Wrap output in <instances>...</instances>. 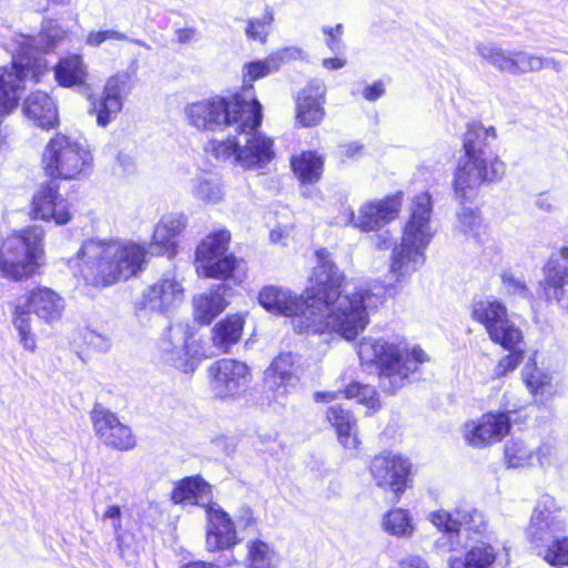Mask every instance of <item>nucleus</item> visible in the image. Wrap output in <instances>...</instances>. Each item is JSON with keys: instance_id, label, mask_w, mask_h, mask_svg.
Instances as JSON below:
<instances>
[{"instance_id": "nucleus-43", "label": "nucleus", "mask_w": 568, "mask_h": 568, "mask_svg": "<svg viewBox=\"0 0 568 568\" xmlns=\"http://www.w3.org/2000/svg\"><path fill=\"white\" fill-rule=\"evenodd\" d=\"M535 460L545 470L559 469L566 464L567 457L555 438H546L535 449Z\"/></svg>"}, {"instance_id": "nucleus-48", "label": "nucleus", "mask_w": 568, "mask_h": 568, "mask_svg": "<svg viewBox=\"0 0 568 568\" xmlns=\"http://www.w3.org/2000/svg\"><path fill=\"white\" fill-rule=\"evenodd\" d=\"M544 560L548 564L556 565H568V537L557 535L556 538L541 549Z\"/></svg>"}, {"instance_id": "nucleus-38", "label": "nucleus", "mask_w": 568, "mask_h": 568, "mask_svg": "<svg viewBox=\"0 0 568 568\" xmlns=\"http://www.w3.org/2000/svg\"><path fill=\"white\" fill-rule=\"evenodd\" d=\"M487 335L494 344L501 346L504 349L523 348L524 333L510 315L490 329Z\"/></svg>"}, {"instance_id": "nucleus-11", "label": "nucleus", "mask_w": 568, "mask_h": 568, "mask_svg": "<svg viewBox=\"0 0 568 568\" xmlns=\"http://www.w3.org/2000/svg\"><path fill=\"white\" fill-rule=\"evenodd\" d=\"M245 144L234 139L211 140L205 146L207 154L217 161H232L243 169L263 168L274 158L273 141L255 129L252 133H242Z\"/></svg>"}, {"instance_id": "nucleus-51", "label": "nucleus", "mask_w": 568, "mask_h": 568, "mask_svg": "<svg viewBox=\"0 0 568 568\" xmlns=\"http://www.w3.org/2000/svg\"><path fill=\"white\" fill-rule=\"evenodd\" d=\"M343 394L346 398H356L358 403L366 405L368 408H373L377 403L376 390L369 385L353 383L345 388Z\"/></svg>"}, {"instance_id": "nucleus-28", "label": "nucleus", "mask_w": 568, "mask_h": 568, "mask_svg": "<svg viewBox=\"0 0 568 568\" xmlns=\"http://www.w3.org/2000/svg\"><path fill=\"white\" fill-rule=\"evenodd\" d=\"M521 378L535 403L544 405L556 395L555 374L529 359L521 369Z\"/></svg>"}, {"instance_id": "nucleus-47", "label": "nucleus", "mask_w": 568, "mask_h": 568, "mask_svg": "<svg viewBox=\"0 0 568 568\" xmlns=\"http://www.w3.org/2000/svg\"><path fill=\"white\" fill-rule=\"evenodd\" d=\"M383 528L395 537H410L414 532L412 518L408 511L402 508L393 509L384 516Z\"/></svg>"}, {"instance_id": "nucleus-41", "label": "nucleus", "mask_w": 568, "mask_h": 568, "mask_svg": "<svg viewBox=\"0 0 568 568\" xmlns=\"http://www.w3.org/2000/svg\"><path fill=\"white\" fill-rule=\"evenodd\" d=\"M230 241L231 233L226 229L209 234L196 248V263L224 255Z\"/></svg>"}, {"instance_id": "nucleus-22", "label": "nucleus", "mask_w": 568, "mask_h": 568, "mask_svg": "<svg viewBox=\"0 0 568 568\" xmlns=\"http://www.w3.org/2000/svg\"><path fill=\"white\" fill-rule=\"evenodd\" d=\"M402 202V193L379 201L367 202L361 206L357 214L351 213V222L364 232L378 231L397 217Z\"/></svg>"}, {"instance_id": "nucleus-16", "label": "nucleus", "mask_w": 568, "mask_h": 568, "mask_svg": "<svg viewBox=\"0 0 568 568\" xmlns=\"http://www.w3.org/2000/svg\"><path fill=\"white\" fill-rule=\"evenodd\" d=\"M131 91L130 74L119 72L106 80L102 95L91 100L90 114H94L101 128L110 124L121 112Z\"/></svg>"}, {"instance_id": "nucleus-42", "label": "nucleus", "mask_w": 568, "mask_h": 568, "mask_svg": "<svg viewBox=\"0 0 568 568\" xmlns=\"http://www.w3.org/2000/svg\"><path fill=\"white\" fill-rule=\"evenodd\" d=\"M292 168L302 182L313 183L318 181L322 175L323 159L315 152H304L292 159Z\"/></svg>"}, {"instance_id": "nucleus-33", "label": "nucleus", "mask_w": 568, "mask_h": 568, "mask_svg": "<svg viewBox=\"0 0 568 568\" xmlns=\"http://www.w3.org/2000/svg\"><path fill=\"white\" fill-rule=\"evenodd\" d=\"M328 422L335 427L339 443L347 449H356L359 445L357 425L349 410L341 405L329 407Z\"/></svg>"}, {"instance_id": "nucleus-37", "label": "nucleus", "mask_w": 568, "mask_h": 568, "mask_svg": "<svg viewBox=\"0 0 568 568\" xmlns=\"http://www.w3.org/2000/svg\"><path fill=\"white\" fill-rule=\"evenodd\" d=\"M191 194L200 202L214 205L223 201L224 187L221 180L209 174H201L190 181Z\"/></svg>"}, {"instance_id": "nucleus-24", "label": "nucleus", "mask_w": 568, "mask_h": 568, "mask_svg": "<svg viewBox=\"0 0 568 568\" xmlns=\"http://www.w3.org/2000/svg\"><path fill=\"white\" fill-rule=\"evenodd\" d=\"M475 49L483 61L501 73L510 75L528 73L529 52L506 50L495 42H479Z\"/></svg>"}, {"instance_id": "nucleus-20", "label": "nucleus", "mask_w": 568, "mask_h": 568, "mask_svg": "<svg viewBox=\"0 0 568 568\" xmlns=\"http://www.w3.org/2000/svg\"><path fill=\"white\" fill-rule=\"evenodd\" d=\"M90 417L95 435L105 446L119 450H130L135 446V437L130 427L101 404L94 405Z\"/></svg>"}, {"instance_id": "nucleus-12", "label": "nucleus", "mask_w": 568, "mask_h": 568, "mask_svg": "<svg viewBox=\"0 0 568 568\" xmlns=\"http://www.w3.org/2000/svg\"><path fill=\"white\" fill-rule=\"evenodd\" d=\"M566 520L556 499L552 496L544 495L534 506L525 534L531 547L537 554H541V549L549 545L552 538L566 532Z\"/></svg>"}, {"instance_id": "nucleus-63", "label": "nucleus", "mask_w": 568, "mask_h": 568, "mask_svg": "<svg viewBox=\"0 0 568 568\" xmlns=\"http://www.w3.org/2000/svg\"><path fill=\"white\" fill-rule=\"evenodd\" d=\"M347 63V60L345 58H339V57H336V58H328V59H324L323 60V67L327 70H339L342 68H344Z\"/></svg>"}, {"instance_id": "nucleus-27", "label": "nucleus", "mask_w": 568, "mask_h": 568, "mask_svg": "<svg viewBox=\"0 0 568 568\" xmlns=\"http://www.w3.org/2000/svg\"><path fill=\"white\" fill-rule=\"evenodd\" d=\"M326 88L321 81H311L301 90L296 100L295 119L304 128L320 124L324 116Z\"/></svg>"}, {"instance_id": "nucleus-8", "label": "nucleus", "mask_w": 568, "mask_h": 568, "mask_svg": "<svg viewBox=\"0 0 568 568\" xmlns=\"http://www.w3.org/2000/svg\"><path fill=\"white\" fill-rule=\"evenodd\" d=\"M63 311V297L47 286L36 287L21 296L16 306L13 325L23 348L29 352H34L37 348L31 328V313L45 323H53L61 318Z\"/></svg>"}, {"instance_id": "nucleus-56", "label": "nucleus", "mask_w": 568, "mask_h": 568, "mask_svg": "<svg viewBox=\"0 0 568 568\" xmlns=\"http://www.w3.org/2000/svg\"><path fill=\"white\" fill-rule=\"evenodd\" d=\"M535 206L545 213H552L558 209L557 201L549 194H540L535 200Z\"/></svg>"}, {"instance_id": "nucleus-7", "label": "nucleus", "mask_w": 568, "mask_h": 568, "mask_svg": "<svg viewBox=\"0 0 568 568\" xmlns=\"http://www.w3.org/2000/svg\"><path fill=\"white\" fill-rule=\"evenodd\" d=\"M44 231L30 226L8 236L0 248V271L4 277L20 281L31 277L43 264Z\"/></svg>"}, {"instance_id": "nucleus-23", "label": "nucleus", "mask_w": 568, "mask_h": 568, "mask_svg": "<svg viewBox=\"0 0 568 568\" xmlns=\"http://www.w3.org/2000/svg\"><path fill=\"white\" fill-rule=\"evenodd\" d=\"M160 359L183 373H192L197 366L186 351V331L181 325L170 326L158 344Z\"/></svg>"}, {"instance_id": "nucleus-61", "label": "nucleus", "mask_w": 568, "mask_h": 568, "mask_svg": "<svg viewBox=\"0 0 568 568\" xmlns=\"http://www.w3.org/2000/svg\"><path fill=\"white\" fill-rule=\"evenodd\" d=\"M373 243L378 250H387L392 245V235L389 231L376 233L373 237Z\"/></svg>"}, {"instance_id": "nucleus-2", "label": "nucleus", "mask_w": 568, "mask_h": 568, "mask_svg": "<svg viewBox=\"0 0 568 568\" xmlns=\"http://www.w3.org/2000/svg\"><path fill=\"white\" fill-rule=\"evenodd\" d=\"M146 250L133 241L87 240L68 266L93 287H108L142 271Z\"/></svg>"}, {"instance_id": "nucleus-53", "label": "nucleus", "mask_w": 568, "mask_h": 568, "mask_svg": "<svg viewBox=\"0 0 568 568\" xmlns=\"http://www.w3.org/2000/svg\"><path fill=\"white\" fill-rule=\"evenodd\" d=\"M545 69H551L552 71L559 73L562 70V65L559 61L555 60L554 58L541 57L530 53L528 73L539 72Z\"/></svg>"}, {"instance_id": "nucleus-60", "label": "nucleus", "mask_w": 568, "mask_h": 568, "mask_svg": "<svg viewBox=\"0 0 568 568\" xmlns=\"http://www.w3.org/2000/svg\"><path fill=\"white\" fill-rule=\"evenodd\" d=\"M385 92L384 85L381 81L374 82L367 85L363 92L364 98L367 101H375L381 98Z\"/></svg>"}, {"instance_id": "nucleus-35", "label": "nucleus", "mask_w": 568, "mask_h": 568, "mask_svg": "<svg viewBox=\"0 0 568 568\" xmlns=\"http://www.w3.org/2000/svg\"><path fill=\"white\" fill-rule=\"evenodd\" d=\"M88 75L87 65L79 54L61 59L54 67V78L61 87L82 85Z\"/></svg>"}, {"instance_id": "nucleus-36", "label": "nucleus", "mask_w": 568, "mask_h": 568, "mask_svg": "<svg viewBox=\"0 0 568 568\" xmlns=\"http://www.w3.org/2000/svg\"><path fill=\"white\" fill-rule=\"evenodd\" d=\"M244 320L241 315L234 314L219 322L212 331V342L222 352L226 353L236 344L243 332Z\"/></svg>"}, {"instance_id": "nucleus-18", "label": "nucleus", "mask_w": 568, "mask_h": 568, "mask_svg": "<svg viewBox=\"0 0 568 568\" xmlns=\"http://www.w3.org/2000/svg\"><path fill=\"white\" fill-rule=\"evenodd\" d=\"M409 469L408 459L392 452L376 455L369 464V471L376 485L394 491L397 497L407 487Z\"/></svg>"}, {"instance_id": "nucleus-30", "label": "nucleus", "mask_w": 568, "mask_h": 568, "mask_svg": "<svg viewBox=\"0 0 568 568\" xmlns=\"http://www.w3.org/2000/svg\"><path fill=\"white\" fill-rule=\"evenodd\" d=\"M226 285L219 284L193 297L194 318L200 324H210L227 306Z\"/></svg>"}, {"instance_id": "nucleus-49", "label": "nucleus", "mask_w": 568, "mask_h": 568, "mask_svg": "<svg viewBox=\"0 0 568 568\" xmlns=\"http://www.w3.org/2000/svg\"><path fill=\"white\" fill-rule=\"evenodd\" d=\"M508 354L499 358L493 369V378L501 379L515 372L521 364L525 357V351L523 348L507 349Z\"/></svg>"}, {"instance_id": "nucleus-64", "label": "nucleus", "mask_w": 568, "mask_h": 568, "mask_svg": "<svg viewBox=\"0 0 568 568\" xmlns=\"http://www.w3.org/2000/svg\"><path fill=\"white\" fill-rule=\"evenodd\" d=\"M103 42H105V39L102 30L89 32L85 39V43L94 48L100 47Z\"/></svg>"}, {"instance_id": "nucleus-6", "label": "nucleus", "mask_w": 568, "mask_h": 568, "mask_svg": "<svg viewBox=\"0 0 568 568\" xmlns=\"http://www.w3.org/2000/svg\"><path fill=\"white\" fill-rule=\"evenodd\" d=\"M358 357L364 364H376L379 368L381 386L387 392H395L413 373L417 364L428 361L420 347L409 349L403 338L394 341L365 337L358 344Z\"/></svg>"}, {"instance_id": "nucleus-44", "label": "nucleus", "mask_w": 568, "mask_h": 568, "mask_svg": "<svg viewBox=\"0 0 568 568\" xmlns=\"http://www.w3.org/2000/svg\"><path fill=\"white\" fill-rule=\"evenodd\" d=\"M505 462L508 467L524 468L535 464V449L520 438H511L504 446Z\"/></svg>"}, {"instance_id": "nucleus-17", "label": "nucleus", "mask_w": 568, "mask_h": 568, "mask_svg": "<svg viewBox=\"0 0 568 568\" xmlns=\"http://www.w3.org/2000/svg\"><path fill=\"white\" fill-rule=\"evenodd\" d=\"M30 216L33 220L65 225L73 217L72 203L52 183L41 184L31 200Z\"/></svg>"}, {"instance_id": "nucleus-10", "label": "nucleus", "mask_w": 568, "mask_h": 568, "mask_svg": "<svg viewBox=\"0 0 568 568\" xmlns=\"http://www.w3.org/2000/svg\"><path fill=\"white\" fill-rule=\"evenodd\" d=\"M429 520L442 531L435 541V548L442 555L458 552L463 548V532L481 535L487 529L484 514L473 507L456 508L454 513L440 509L432 513Z\"/></svg>"}, {"instance_id": "nucleus-34", "label": "nucleus", "mask_w": 568, "mask_h": 568, "mask_svg": "<svg viewBox=\"0 0 568 568\" xmlns=\"http://www.w3.org/2000/svg\"><path fill=\"white\" fill-rule=\"evenodd\" d=\"M508 315L506 305L493 296L475 300L471 304V317L485 327L486 333Z\"/></svg>"}, {"instance_id": "nucleus-4", "label": "nucleus", "mask_w": 568, "mask_h": 568, "mask_svg": "<svg viewBox=\"0 0 568 568\" xmlns=\"http://www.w3.org/2000/svg\"><path fill=\"white\" fill-rule=\"evenodd\" d=\"M496 129L470 122L463 139L464 155L459 158L455 171L454 189L460 200H468L474 191L484 183L500 180L506 171L498 155L487 152L489 140H496Z\"/></svg>"}, {"instance_id": "nucleus-19", "label": "nucleus", "mask_w": 568, "mask_h": 568, "mask_svg": "<svg viewBox=\"0 0 568 568\" xmlns=\"http://www.w3.org/2000/svg\"><path fill=\"white\" fill-rule=\"evenodd\" d=\"M541 287L548 302L568 312V244L552 253L544 266Z\"/></svg>"}, {"instance_id": "nucleus-3", "label": "nucleus", "mask_w": 568, "mask_h": 568, "mask_svg": "<svg viewBox=\"0 0 568 568\" xmlns=\"http://www.w3.org/2000/svg\"><path fill=\"white\" fill-rule=\"evenodd\" d=\"M189 125L199 131H221L232 128L236 133H252L263 119L262 105L252 84L227 97L214 95L184 106Z\"/></svg>"}, {"instance_id": "nucleus-31", "label": "nucleus", "mask_w": 568, "mask_h": 568, "mask_svg": "<svg viewBox=\"0 0 568 568\" xmlns=\"http://www.w3.org/2000/svg\"><path fill=\"white\" fill-rule=\"evenodd\" d=\"M24 114L39 128L51 129L58 123V110L53 100L44 92L31 93L23 102Z\"/></svg>"}, {"instance_id": "nucleus-57", "label": "nucleus", "mask_w": 568, "mask_h": 568, "mask_svg": "<svg viewBox=\"0 0 568 568\" xmlns=\"http://www.w3.org/2000/svg\"><path fill=\"white\" fill-rule=\"evenodd\" d=\"M121 514H122L121 508L118 505L109 506L103 514V519L112 520V527H113L114 532L120 531L122 528Z\"/></svg>"}, {"instance_id": "nucleus-9", "label": "nucleus", "mask_w": 568, "mask_h": 568, "mask_svg": "<svg viewBox=\"0 0 568 568\" xmlns=\"http://www.w3.org/2000/svg\"><path fill=\"white\" fill-rule=\"evenodd\" d=\"M42 164L48 176L73 180L91 169L92 154L84 141L60 133L45 145Z\"/></svg>"}, {"instance_id": "nucleus-54", "label": "nucleus", "mask_w": 568, "mask_h": 568, "mask_svg": "<svg viewBox=\"0 0 568 568\" xmlns=\"http://www.w3.org/2000/svg\"><path fill=\"white\" fill-rule=\"evenodd\" d=\"M304 57V51L297 47L282 48L270 54V58L273 59L277 70L282 67V64L292 60L303 59Z\"/></svg>"}, {"instance_id": "nucleus-46", "label": "nucleus", "mask_w": 568, "mask_h": 568, "mask_svg": "<svg viewBox=\"0 0 568 568\" xmlns=\"http://www.w3.org/2000/svg\"><path fill=\"white\" fill-rule=\"evenodd\" d=\"M274 20V10L266 6L260 18H250L246 20V27L244 29L245 37L248 40L265 44L271 33Z\"/></svg>"}, {"instance_id": "nucleus-45", "label": "nucleus", "mask_w": 568, "mask_h": 568, "mask_svg": "<svg viewBox=\"0 0 568 568\" xmlns=\"http://www.w3.org/2000/svg\"><path fill=\"white\" fill-rule=\"evenodd\" d=\"M247 568H277L276 552L262 540H250L246 544Z\"/></svg>"}, {"instance_id": "nucleus-32", "label": "nucleus", "mask_w": 568, "mask_h": 568, "mask_svg": "<svg viewBox=\"0 0 568 568\" xmlns=\"http://www.w3.org/2000/svg\"><path fill=\"white\" fill-rule=\"evenodd\" d=\"M211 499V486L200 476L182 479L172 491V500L176 504H196L206 508Z\"/></svg>"}, {"instance_id": "nucleus-29", "label": "nucleus", "mask_w": 568, "mask_h": 568, "mask_svg": "<svg viewBox=\"0 0 568 568\" xmlns=\"http://www.w3.org/2000/svg\"><path fill=\"white\" fill-rule=\"evenodd\" d=\"M186 226V217L183 214H169L163 216L155 225L150 244L151 254H175V237Z\"/></svg>"}, {"instance_id": "nucleus-52", "label": "nucleus", "mask_w": 568, "mask_h": 568, "mask_svg": "<svg viewBox=\"0 0 568 568\" xmlns=\"http://www.w3.org/2000/svg\"><path fill=\"white\" fill-rule=\"evenodd\" d=\"M503 290L507 295L527 297L529 294L526 283L511 273H505L501 276Z\"/></svg>"}, {"instance_id": "nucleus-58", "label": "nucleus", "mask_w": 568, "mask_h": 568, "mask_svg": "<svg viewBox=\"0 0 568 568\" xmlns=\"http://www.w3.org/2000/svg\"><path fill=\"white\" fill-rule=\"evenodd\" d=\"M323 32L327 36L325 42L332 52L339 53L344 50L345 45L339 37L333 34V29L325 27Z\"/></svg>"}, {"instance_id": "nucleus-5", "label": "nucleus", "mask_w": 568, "mask_h": 568, "mask_svg": "<svg viewBox=\"0 0 568 568\" xmlns=\"http://www.w3.org/2000/svg\"><path fill=\"white\" fill-rule=\"evenodd\" d=\"M409 219L404 226L402 242L394 246L388 275L392 286H402L426 261V248L435 231L432 227V199L424 192L413 197Z\"/></svg>"}, {"instance_id": "nucleus-62", "label": "nucleus", "mask_w": 568, "mask_h": 568, "mask_svg": "<svg viewBox=\"0 0 568 568\" xmlns=\"http://www.w3.org/2000/svg\"><path fill=\"white\" fill-rule=\"evenodd\" d=\"M175 36L179 43H189L194 40L196 36V29L194 28H180L175 31Z\"/></svg>"}, {"instance_id": "nucleus-50", "label": "nucleus", "mask_w": 568, "mask_h": 568, "mask_svg": "<svg viewBox=\"0 0 568 568\" xmlns=\"http://www.w3.org/2000/svg\"><path fill=\"white\" fill-rule=\"evenodd\" d=\"M277 71L273 59L267 55L264 60L253 61L244 65V81H255Z\"/></svg>"}, {"instance_id": "nucleus-40", "label": "nucleus", "mask_w": 568, "mask_h": 568, "mask_svg": "<svg viewBox=\"0 0 568 568\" xmlns=\"http://www.w3.org/2000/svg\"><path fill=\"white\" fill-rule=\"evenodd\" d=\"M196 272L206 278L226 280L233 276L240 267L241 261L234 255H222L217 258H209L196 263Z\"/></svg>"}, {"instance_id": "nucleus-26", "label": "nucleus", "mask_w": 568, "mask_h": 568, "mask_svg": "<svg viewBox=\"0 0 568 568\" xmlns=\"http://www.w3.org/2000/svg\"><path fill=\"white\" fill-rule=\"evenodd\" d=\"M508 552L505 548L491 545L485 540H476L464 557L450 556L447 559L449 568H505L509 564Z\"/></svg>"}, {"instance_id": "nucleus-13", "label": "nucleus", "mask_w": 568, "mask_h": 568, "mask_svg": "<svg viewBox=\"0 0 568 568\" xmlns=\"http://www.w3.org/2000/svg\"><path fill=\"white\" fill-rule=\"evenodd\" d=\"M516 409L505 408L469 419L462 426V437L468 446L477 449L498 444L510 433Z\"/></svg>"}, {"instance_id": "nucleus-39", "label": "nucleus", "mask_w": 568, "mask_h": 568, "mask_svg": "<svg viewBox=\"0 0 568 568\" xmlns=\"http://www.w3.org/2000/svg\"><path fill=\"white\" fill-rule=\"evenodd\" d=\"M455 230L467 239L483 242L487 233V225L478 210L464 206L457 212Z\"/></svg>"}, {"instance_id": "nucleus-15", "label": "nucleus", "mask_w": 568, "mask_h": 568, "mask_svg": "<svg viewBox=\"0 0 568 568\" xmlns=\"http://www.w3.org/2000/svg\"><path fill=\"white\" fill-rule=\"evenodd\" d=\"M301 375L300 356L281 353L264 372V389L274 400L283 399L297 388Z\"/></svg>"}, {"instance_id": "nucleus-59", "label": "nucleus", "mask_w": 568, "mask_h": 568, "mask_svg": "<svg viewBox=\"0 0 568 568\" xmlns=\"http://www.w3.org/2000/svg\"><path fill=\"white\" fill-rule=\"evenodd\" d=\"M397 568H429L420 556H409L398 561Z\"/></svg>"}, {"instance_id": "nucleus-25", "label": "nucleus", "mask_w": 568, "mask_h": 568, "mask_svg": "<svg viewBox=\"0 0 568 568\" xmlns=\"http://www.w3.org/2000/svg\"><path fill=\"white\" fill-rule=\"evenodd\" d=\"M206 549L220 551L231 549L240 542L233 520L217 504L206 506Z\"/></svg>"}, {"instance_id": "nucleus-14", "label": "nucleus", "mask_w": 568, "mask_h": 568, "mask_svg": "<svg viewBox=\"0 0 568 568\" xmlns=\"http://www.w3.org/2000/svg\"><path fill=\"white\" fill-rule=\"evenodd\" d=\"M209 377L215 396L220 398L241 397L252 381L246 363L234 358H222L210 365Z\"/></svg>"}, {"instance_id": "nucleus-21", "label": "nucleus", "mask_w": 568, "mask_h": 568, "mask_svg": "<svg viewBox=\"0 0 568 568\" xmlns=\"http://www.w3.org/2000/svg\"><path fill=\"white\" fill-rule=\"evenodd\" d=\"M184 297V290L175 278L164 277L143 291L135 303L138 312L168 313L178 307Z\"/></svg>"}, {"instance_id": "nucleus-1", "label": "nucleus", "mask_w": 568, "mask_h": 568, "mask_svg": "<svg viewBox=\"0 0 568 568\" xmlns=\"http://www.w3.org/2000/svg\"><path fill=\"white\" fill-rule=\"evenodd\" d=\"M318 264L313 271L314 284L305 297L276 285L263 287L258 303L268 313L292 317L294 331L305 335L336 334L346 341L355 339L367 326V307L374 295L361 288L342 294L344 275L325 248L316 253Z\"/></svg>"}, {"instance_id": "nucleus-55", "label": "nucleus", "mask_w": 568, "mask_h": 568, "mask_svg": "<svg viewBox=\"0 0 568 568\" xmlns=\"http://www.w3.org/2000/svg\"><path fill=\"white\" fill-rule=\"evenodd\" d=\"M64 37V31L61 30L58 26L50 23L42 31L41 36V44L43 50L48 51L52 49L57 42H59Z\"/></svg>"}]
</instances>
